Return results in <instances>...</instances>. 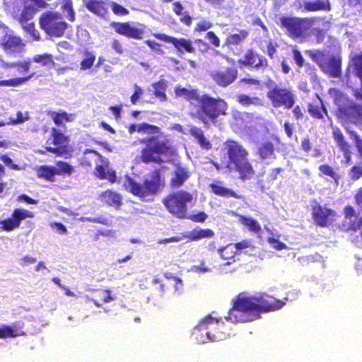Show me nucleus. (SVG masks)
I'll return each mask as SVG.
<instances>
[{
	"mask_svg": "<svg viewBox=\"0 0 362 362\" xmlns=\"http://www.w3.org/2000/svg\"><path fill=\"white\" fill-rule=\"evenodd\" d=\"M285 303L281 300L262 293L247 296L239 293L233 301V306L226 317L233 323H245L260 317V314L281 309Z\"/></svg>",
	"mask_w": 362,
	"mask_h": 362,
	"instance_id": "obj_1",
	"label": "nucleus"
},
{
	"mask_svg": "<svg viewBox=\"0 0 362 362\" xmlns=\"http://www.w3.org/2000/svg\"><path fill=\"white\" fill-rule=\"evenodd\" d=\"M224 145L228 158L227 167L236 172L241 180L252 179L255 171L247 158L249 153L246 148L234 140H227Z\"/></svg>",
	"mask_w": 362,
	"mask_h": 362,
	"instance_id": "obj_2",
	"label": "nucleus"
},
{
	"mask_svg": "<svg viewBox=\"0 0 362 362\" xmlns=\"http://www.w3.org/2000/svg\"><path fill=\"white\" fill-rule=\"evenodd\" d=\"M165 185V178L160 173V170L156 168L151 171L148 177L144 180L142 184L128 177L124 185L125 189L134 196L142 201H147L150 197L156 194Z\"/></svg>",
	"mask_w": 362,
	"mask_h": 362,
	"instance_id": "obj_3",
	"label": "nucleus"
},
{
	"mask_svg": "<svg viewBox=\"0 0 362 362\" xmlns=\"http://www.w3.org/2000/svg\"><path fill=\"white\" fill-rule=\"evenodd\" d=\"M196 102L199 103V107L196 112L197 118L204 125H208L209 121L216 120L219 116L226 114L227 103L220 98H214L208 94L199 95Z\"/></svg>",
	"mask_w": 362,
	"mask_h": 362,
	"instance_id": "obj_4",
	"label": "nucleus"
},
{
	"mask_svg": "<svg viewBox=\"0 0 362 362\" xmlns=\"http://www.w3.org/2000/svg\"><path fill=\"white\" fill-rule=\"evenodd\" d=\"M307 54L329 77L340 78L342 74V57L340 53H329L325 50H308Z\"/></svg>",
	"mask_w": 362,
	"mask_h": 362,
	"instance_id": "obj_5",
	"label": "nucleus"
},
{
	"mask_svg": "<svg viewBox=\"0 0 362 362\" xmlns=\"http://www.w3.org/2000/svg\"><path fill=\"white\" fill-rule=\"evenodd\" d=\"M141 143L146 144L140 155V160L144 163L160 164L163 162L161 156H173L175 153L168 140L160 141L156 137L151 136L146 140H142Z\"/></svg>",
	"mask_w": 362,
	"mask_h": 362,
	"instance_id": "obj_6",
	"label": "nucleus"
},
{
	"mask_svg": "<svg viewBox=\"0 0 362 362\" xmlns=\"http://www.w3.org/2000/svg\"><path fill=\"white\" fill-rule=\"evenodd\" d=\"M321 20L324 21L325 18L282 16L279 18L280 27L293 40L305 38L314 23Z\"/></svg>",
	"mask_w": 362,
	"mask_h": 362,
	"instance_id": "obj_7",
	"label": "nucleus"
},
{
	"mask_svg": "<svg viewBox=\"0 0 362 362\" xmlns=\"http://www.w3.org/2000/svg\"><path fill=\"white\" fill-rule=\"evenodd\" d=\"M39 25L45 33L50 37H62L67 29L68 24L63 16L57 12L46 11L39 17Z\"/></svg>",
	"mask_w": 362,
	"mask_h": 362,
	"instance_id": "obj_8",
	"label": "nucleus"
},
{
	"mask_svg": "<svg viewBox=\"0 0 362 362\" xmlns=\"http://www.w3.org/2000/svg\"><path fill=\"white\" fill-rule=\"evenodd\" d=\"M193 200L192 194L185 190H179L168 194L163 199L167 211L177 218H187V203Z\"/></svg>",
	"mask_w": 362,
	"mask_h": 362,
	"instance_id": "obj_9",
	"label": "nucleus"
},
{
	"mask_svg": "<svg viewBox=\"0 0 362 362\" xmlns=\"http://www.w3.org/2000/svg\"><path fill=\"white\" fill-rule=\"evenodd\" d=\"M49 140L54 146H47L46 150L58 157L66 159L73 156L74 148L70 144V137L56 127L51 128Z\"/></svg>",
	"mask_w": 362,
	"mask_h": 362,
	"instance_id": "obj_10",
	"label": "nucleus"
},
{
	"mask_svg": "<svg viewBox=\"0 0 362 362\" xmlns=\"http://www.w3.org/2000/svg\"><path fill=\"white\" fill-rule=\"evenodd\" d=\"M37 9L33 5L24 4L22 8L14 11L13 16L21 24L25 32L36 40H40V33L35 29V23L33 21Z\"/></svg>",
	"mask_w": 362,
	"mask_h": 362,
	"instance_id": "obj_11",
	"label": "nucleus"
},
{
	"mask_svg": "<svg viewBox=\"0 0 362 362\" xmlns=\"http://www.w3.org/2000/svg\"><path fill=\"white\" fill-rule=\"evenodd\" d=\"M240 69L264 71L269 68L268 59L254 48L246 49L237 61Z\"/></svg>",
	"mask_w": 362,
	"mask_h": 362,
	"instance_id": "obj_12",
	"label": "nucleus"
},
{
	"mask_svg": "<svg viewBox=\"0 0 362 362\" xmlns=\"http://www.w3.org/2000/svg\"><path fill=\"white\" fill-rule=\"evenodd\" d=\"M219 319H215L210 315L204 317L194 328L193 336L198 344H204L218 340L217 337L212 332L213 325L217 324Z\"/></svg>",
	"mask_w": 362,
	"mask_h": 362,
	"instance_id": "obj_13",
	"label": "nucleus"
},
{
	"mask_svg": "<svg viewBox=\"0 0 362 362\" xmlns=\"http://www.w3.org/2000/svg\"><path fill=\"white\" fill-rule=\"evenodd\" d=\"M1 62V66L4 69L17 68L18 71L22 70L25 72L30 70L32 63L39 64L43 67L53 66L55 64L53 56L49 53L35 54L32 59L25 61H18L11 63L5 62L3 60Z\"/></svg>",
	"mask_w": 362,
	"mask_h": 362,
	"instance_id": "obj_14",
	"label": "nucleus"
},
{
	"mask_svg": "<svg viewBox=\"0 0 362 362\" xmlns=\"http://www.w3.org/2000/svg\"><path fill=\"white\" fill-rule=\"evenodd\" d=\"M267 96L274 107H284L286 109H291L296 101L294 93L286 88L275 86L267 92Z\"/></svg>",
	"mask_w": 362,
	"mask_h": 362,
	"instance_id": "obj_15",
	"label": "nucleus"
},
{
	"mask_svg": "<svg viewBox=\"0 0 362 362\" xmlns=\"http://www.w3.org/2000/svg\"><path fill=\"white\" fill-rule=\"evenodd\" d=\"M152 35L157 40L165 43L172 44L175 48L177 52L180 54L185 53L195 54L196 48L193 46L192 41L184 37H175L168 35L165 33H155Z\"/></svg>",
	"mask_w": 362,
	"mask_h": 362,
	"instance_id": "obj_16",
	"label": "nucleus"
},
{
	"mask_svg": "<svg viewBox=\"0 0 362 362\" xmlns=\"http://www.w3.org/2000/svg\"><path fill=\"white\" fill-rule=\"evenodd\" d=\"M110 25L117 34L129 39L141 40L145 33V25L141 23L135 26L131 22H112Z\"/></svg>",
	"mask_w": 362,
	"mask_h": 362,
	"instance_id": "obj_17",
	"label": "nucleus"
},
{
	"mask_svg": "<svg viewBox=\"0 0 362 362\" xmlns=\"http://www.w3.org/2000/svg\"><path fill=\"white\" fill-rule=\"evenodd\" d=\"M210 76L218 86L226 88L237 80L238 71L234 66H228L212 71Z\"/></svg>",
	"mask_w": 362,
	"mask_h": 362,
	"instance_id": "obj_18",
	"label": "nucleus"
},
{
	"mask_svg": "<svg viewBox=\"0 0 362 362\" xmlns=\"http://www.w3.org/2000/svg\"><path fill=\"white\" fill-rule=\"evenodd\" d=\"M361 110V105L350 99L339 107L335 109V115L341 121L356 123L360 117Z\"/></svg>",
	"mask_w": 362,
	"mask_h": 362,
	"instance_id": "obj_19",
	"label": "nucleus"
},
{
	"mask_svg": "<svg viewBox=\"0 0 362 362\" xmlns=\"http://www.w3.org/2000/svg\"><path fill=\"white\" fill-rule=\"evenodd\" d=\"M0 47L7 54L21 52L25 47V44L19 36L12 32L6 33L0 39Z\"/></svg>",
	"mask_w": 362,
	"mask_h": 362,
	"instance_id": "obj_20",
	"label": "nucleus"
},
{
	"mask_svg": "<svg viewBox=\"0 0 362 362\" xmlns=\"http://www.w3.org/2000/svg\"><path fill=\"white\" fill-rule=\"evenodd\" d=\"M93 173L98 179L107 180L110 183L115 182L117 179L116 171L110 168V161L104 156L95 165Z\"/></svg>",
	"mask_w": 362,
	"mask_h": 362,
	"instance_id": "obj_21",
	"label": "nucleus"
},
{
	"mask_svg": "<svg viewBox=\"0 0 362 362\" xmlns=\"http://www.w3.org/2000/svg\"><path fill=\"white\" fill-rule=\"evenodd\" d=\"M335 215L331 209L323 207L320 204L312 206V216L316 223L321 227L328 226L330 218Z\"/></svg>",
	"mask_w": 362,
	"mask_h": 362,
	"instance_id": "obj_22",
	"label": "nucleus"
},
{
	"mask_svg": "<svg viewBox=\"0 0 362 362\" xmlns=\"http://www.w3.org/2000/svg\"><path fill=\"white\" fill-rule=\"evenodd\" d=\"M110 0H83L86 8L94 15L105 18L108 13Z\"/></svg>",
	"mask_w": 362,
	"mask_h": 362,
	"instance_id": "obj_23",
	"label": "nucleus"
},
{
	"mask_svg": "<svg viewBox=\"0 0 362 362\" xmlns=\"http://www.w3.org/2000/svg\"><path fill=\"white\" fill-rule=\"evenodd\" d=\"M191 173L189 168L180 163L175 165L170 180V185L172 188H179L189 178Z\"/></svg>",
	"mask_w": 362,
	"mask_h": 362,
	"instance_id": "obj_24",
	"label": "nucleus"
},
{
	"mask_svg": "<svg viewBox=\"0 0 362 362\" xmlns=\"http://www.w3.org/2000/svg\"><path fill=\"white\" fill-rule=\"evenodd\" d=\"M99 199L104 204L119 209L122 205V196L112 189H107L99 195Z\"/></svg>",
	"mask_w": 362,
	"mask_h": 362,
	"instance_id": "obj_25",
	"label": "nucleus"
},
{
	"mask_svg": "<svg viewBox=\"0 0 362 362\" xmlns=\"http://www.w3.org/2000/svg\"><path fill=\"white\" fill-rule=\"evenodd\" d=\"M344 218L348 220V229L356 231L362 226V216L356 212L354 208L347 205L344 208Z\"/></svg>",
	"mask_w": 362,
	"mask_h": 362,
	"instance_id": "obj_26",
	"label": "nucleus"
},
{
	"mask_svg": "<svg viewBox=\"0 0 362 362\" xmlns=\"http://www.w3.org/2000/svg\"><path fill=\"white\" fill-rule=\"evenodd\" d=\"M319 103L312 102L307 105V110L309 115L314 119H323L324 115H327V110L324 105L323 100L319 96L316 95Z\"/></svg>",
	"mask_w": 362,
	"mask_h": 362,
	"instance_id": "obj_27",
	"label": "nucleus"
},
{
	"mask_svg": "<svg viewBox=\"0 0 362 362\" xmlns=\"http://www.w3.org/2000/svg\"><path fill=\"white\" fill-rule=\"evenodd\" d=\"M103 156L95 150L86 149L79 159V165L86 168H90L93 164L96 165Z\"/></svg>",
	"mask_w": 362,
	"mask_h": 362,
	"instance_id": "obj_28",
	"label": "nucleus"
},
{
	"mask_svg": "<svg viewBox=\"0 0 362 362\" xmlns=\"http://www.w3.org/2000/svg\"><path fill=\"white\" fill-rule=\"evenodd\" d=\"M47 115L58 127H64V122H71L76 119L75 114L68 113L65 111L55 112L52 110H47Z\"/></svg>",
	"mask_w": 362,
	"mask_h": 362,
	"instance_id": "obj_29",
	"label": "nucleus"
},
{
	"mask_svg": "<svg viewBox=\"0 0 362 362\" xmlns=\"http://www.w3.org/2000/svg\"><path fill=\"white\" fill-rule=\"evenodd\" d=\"M189 134L194 138L197 144L202 148L205 150H210L212 148V144L209 139H208L204 131L202 128L192 126L189 128Z\"/></svg>",
	"mask_w": 362,
	"mask_h": 362,
	"instance_id": "obj_30",
	"label": "nucleus"
},
{
	"mask_svg": "<svg viewBox=\"0 0 362 362\" xmlns=\"http://www.w3.org/2000/svg\"><path fill=\"white\" fill-rule=\"evenodd\" d=\"M172 10L175 16L180 17V21L181 23L187 27L192 25V17L188 11H185V7L181 1H174L172 4Z\"/></svg>",
	"mask_w": 362,
	"mask_h": 362,
	"instance_id": "obj_31",
	"label": "nucleus"
},
{
	"mask_svg": "<svg viewBox=\"0 0 362 362\" xmlns=\"http://www.w3.org/2000/svg\"><path fill=\"white\" fill-rule=\"evenodd\" d=\"M215 233L211 228H195L189 232H187L188 242H195L205 238H211Z\"/></svg>",
	"mask_w": 362,
	"mask_h": 362,
	"instance_id": "obj_32",
	"label": "nucleus"
},
{
	"mask_svg": "<svg viewBox=\"0 0 362 362\" xmlns=\"http://www.w3.org/2000/svg\"><path fill=\"white\" fill-rule=\"evenodd\" d=\"M331 10V5L329 0H314L308 1L303 4V11L315 12L319 11Z\"/></svg>",
	"mask_w": 362,
	"mask_h": 362,
	"instance_id": "obj_33",
	"label": "nucleus"
},
{
	"mask_svg": "<svg viewBox=\"0 0 362 362\" xmlns=\"http://www.w3.org/2000/svg\"><path fill=\"white\" fill-rule=\"evenodd\" d=\"M23 326H18L14 325L13 326L10 325H1L0 327V339L14 338L18 336L24 334L22 331Z\"/></svg>",
	"mask_w": 362,
	"mask_h": 362,
	"instance_id": "obj_34",
	"label": "nucleus"
},
{
	"mask_svg": "<svg viewBox=\"0 0 362 362\" xmlns=\"http://www.w3.org/2000/svg\"><path fill=\"white\" fill-rule=\"evenodd\" d=\"M352 67V71L355 76L360 81V88L362 91V52L356 54L351 57V63L349 67Z\"/></svg>",
	"mask_w": 362,
	"mask_h": 362,
	"instance_id": "obj_35",
	"label": "nucleus"
},
{
	"mask_svg": "<svg viewBox=\"0 0 362 362\" xmlns=\"http://www.w3.org/2000/svg\"><path fill=\"white\" fill-rule=\"evenodd\" d=\"M174 91L176 97H185V100L190 103H192L194 101H196L197 99H199L198 96L199 95V92L198 89L196 88L189 90L186 88L181 87L180 86H176Z\"/></svg>",
	"mask_w": 362,
	"mask_h": 362,
	"instance_id": "obj_36",
	"label": "nucleus"
},
{
	"mask_svg": "<svg viewBox=\"0 0 362 362\" xmlns=\"http://www.w3.org/2000/svg\"><path fill=\"white\" fill-rule=\"evenodd\" d=\"M88 300L93 302L96 307L100 308L104 303L113 300V297L110 290L101 289L97 291L94 298H88Z\"/></svg>",
	"mask_w": 362,
	"mask_h": 362,
	"instance_id": "obj_37",
	"label": "nucleus"
},
{
	"mask_svg": "<svg viewBox=\"0 0 362 362\" xmlns=\"http://www.w3.org/2000/svg\"><path fill=\"white\" fill-rule=\"evenodd\" d=\"M332 138L340 151L351 148L349 142L346 141L342 131L337 126H332Z\"/></svg>",
	"mask_w": 362,
	"mask_h": 362,
	"instance_id": "obj_38",
	"label": "nucleus"
},
{
	"mask_svg": "<svg viewBox=\"0 0 362 362\" xmlns=\"http://www.w3.org/2000/svg\"><path fill=\"white\" fill-rule=\"evenodd\" d=\"M328 94L332 99L336 108L339 107L350 100L346 93L337 88H330L328 90Z\"/></svg>",
	"mask_w": 362,
	"mask_h": 362,
	"instance_id": "obj_39",
	"label": "nucleus"
},
{
	"mask_svg": "<svg viewBox=\"0 0 362 362\" xmlns=\"http://www.w3.org/2000/svg\"><path fill=\"white\" fill-rule=\"evenodd\" d=\"M210 188L211 192L217 196L223 197H233L235 199H240L241 196L235 193L233 190L221 186L216 183H211L210 185Z\"/></svg>",
	"mask_w": 362,
	"mask_h": 362,
	"instance_id": "obj_40",
	"label": "nucleus"
},
{
	"mask_svg": "<svg viewBox=\"0 0 362 362\" xmlns=\"http://www.w3.org/2000/svg\"><path fill=\"white\" fill-rule=\"evenodd\" d=\"M36 72L33 71L23 77H17L0 81V86L18 87L35 77Z\"/></svg>",
	"mask_w": 362,
	"mask_h": 362,
	"instance_id": "obj_41",
	"label": "nucleus"
},
{
	"mask_svg": "<svg viewBox=\"0 0 362 362\" xmlns=\"http://www.w3.org/2000/svg\"><path fill=\"white\" fill-rule=\"evenodd\" d=\"M274 146L272 142L269 141L263 142L257 148V154L261 160L274 157Z\"/></svg>",
	"mask_w": 362,
	"mask_h": 362,
	"instance_id": "obj_42",
	"label": "nucleus"
},
{
	"mask_svg": "<svg viewBox=\"0 0 362 362\" xmlns=\"http://www.w3.org/2000/svg\"><path fill=\"white\" fill-rule=\"evenodd\" d=\"M238 220L240 224L244 226L251 232L259 233L262 230L261 226L259 222L251 217L239 215Z\"/></svg>",
	"mask_w": 362,
	"mask_h": 362,
	"instance_id": "obj_43",
	"label": "nucleus"
},
{
	"mask_svg": "<svg viewBox=\"0 0 362 362\" xmlns=\"http://www.w3.org/2000/svg\"><path fill=\"white\" fill-rule=\"evenodd\" d=\"M37 174L40 178L49 182H54L57 175L54 166L45 165L38 168Z\"/></svg>",
	"mask_w": 362,
	"mask_h": 362,
	"instance_id": "obj_44",
	"label": "nucleus"
},
{
	"mask_svg": "<svg viewBox=\"0 0 362 362\" xmlns=\"http://www.w3.org/2000/svg\"><path fill=\"white\" fill-rule=\"evenodd\" d=\"M83 58L80 62V70L86 71L90 69L96 59L94 52L85 49L82 52Z\"/></svg>",
	"mask_w": 362,
	"mask_h": 362,
	"instance_id": "obj_45",
	"label": "nucleus"
},
{
	"mask_svg": "<svg viewBox=\"0 0 362 362\" xmlns=\"http://www.w3.org/2000/svg\"><path fill=\"white\" fill-rule=\"evenodd\" d=\"M218 252L223 259L228 260L226 263V264L228 265L235 262L233 258L236 255L237 251L234 249L233 244H228L224 247L218 248Z\"/></svg>",
	"mask_w": 362,
	"mask_h": 362,
	"instance_id": "obj_46",
	"label": "nucleus"
},
{
	"mask_svg": "<svg viewBox=\"0 0 362 362\" xmlns=\"http://www.w3.org/2000/svg\"><path fill=\"white\" fill-rule=\"evenodd\" d=\"M152 86L154 89V96L159 99L160 102H165L168 100V97L165 94V90L167 87L166 81L165 80H160L158 81L154 82L152 84Z\"/></svg>",
	"mask_w": 362,
	"mask_h": 362,
	"instance_id": "obj_47",
	"label": "nucleus"
},
{
	"mask_svg": "<svg viewBox=\"0 0 362 362\" xmlns=\"http://www.w3.org/2000/svg\"><path fill=\"white\" fill-rule=\"evenodd\" d=\"M319 169V176L324 177L327 176L332 178L335 183L338 184L341 177L340 175L334 170V168L328 164H322L320 165L318 168Z\"/></svg>",
	"mask_w": 362,
	"mask_h": 362,
	"instance_id": "obj_48",
	"label": "nucleus"
},
{
	"mask_svg": "<svg viewBox=\"0 0 362 362\" xmlns=\"http://www.w3.org/2000/svg\"><path fill=\"white\" fill-rule=\"evenodd\" d=\"M55 170L57 175L70 176L74 173V168L68 162L57 160L56 163Z\"/></svg>",
	"mask_w": 362,
	"mask_h": 362,
	"instance_id": "obj_49",
	"label": "nucleus"
},
{
	"mask_svg": "<svg viewBox=\"0 0 362 362\" xmlns=\"http://www.w3.org/2000/svg\"><path fill=\"white\" fill-rule=\"evenodd\" d=\"M11 216L20 226L23 220L27 218H33L34 214L32 211L25 209H15Z\"/></svg>",
	"mask_w": 362,
	"mask_h": 362,
	"instance_id": "obj_50",
	"label": "nucleus"
},
{
	"mask_svg": "<svg viewBox=\"0 0 362 362\" xmlns=\"http://www.w3.org/2000/svg\"><path fill=\"white\" fill-rule=\"evenodd\" d=\"M322 25L323 28H314L312 30V33L315 36L317 42H322L324 40L327 31L329 30L330 23L325 21Z\"/></svg>",
	"mask_w": 362,
	"mask_h": 362,
	"instance_id": "obj_51",
	"label": "nucleus"
},
{
	"mask_svg": "<svg viewBox=\"0 0 362 362\" xmlns=\"http://www.w3.org/2000/svg\"><path fill=\"white\" fill-rule=\"evenodd\" d=\"M160 128L158 126L148 124L147 122H142L138 124L137 132L146 134H159Z\"/></svg>",
	"mask_w": 362,
	"mask_h": 362,
	"instance_id": "obj_52",
	"label": "nucleus"
},
{
	"mask_svg": "<svg viewBox=\"0 0 362 362\" xmlns=\"http://www.w3.org/2000/svg\"><path fill=\"white\" fill-rule=\"evenodd\" d=\"M62 6L61 9L64 13H66L67 18L69 21L73 22L75 21V12L73 8L71 0H61Z\"/></svg>",
	"mask_w": 362,
	"mask_h": 362,
	"instance_id": "obj_53",
	"label": "nucleus"
},
{
	"mask_svg": "<svg viewBox=\"0 0 362 362\" xmlns=\"http://www.w3.org/2000/svg\"><path fill=\"white\" fill-rule=\"evenodd\" d=\"M247 36V31L245 30H240L238 33L230 35L227 38V43L230 45H238L245 40Z\"/></svg>",
	"mask_w": 362,
	"mask_h": 362,
	"instance_id": "obj_54",
	"label": "nucleus"
},
{
	"mask_svg": "<svg viewBox=\"0 0 362 362\" xmlns=\"http://www.w3.org/2000/svg\"><path fill=\"white\" fill-rule=\"evenodd\" d=\"M237 101L241 105L248 107L259 103L260 99L258 97L251 98L247 95L240 94L237 96Z\"/></svg>",
	"mask_w": 362,
	"mask_h": 362,
	"instance_id": "obj_55",
	"label": "nucleus"
},
{
	"mask_svg": "<svg viewBox=\"0 0 362 362\" xmlns=\"http://www.w3.org/2000/svg\"><path fill=\"white\" fill-rule=\"evenodd\" d=\"M349 177L353 180L356 181L362 177V163H357L354 164L348 172Z\"/></svg>",
	"mask_w": 362,
	"mask_h": 362,
	"instance_id": "obj_56",
	"label": "nucleus"
},
{
	"mask_svg": "<svg viewBox=\"0 0 362 362\" xmlns=\"http://www.w3.org/2000/svg\"><path fill=\"white\" fill-rule=\"evenodd\" d=\"M1 228L5 231H11L19 227L13 217L7 218L0 222Z\"/></svg>",
	"mask_w": 362,
	"mask_h": 362,
	"instance_id": "obj_57",
	"label": "nucleus"
},
{
	"mask_svg": "<svg viewBox=\"0 0 362 362\" xmlns=\"http://www.w3.org/2000/svg\"><path fill=\"white\" fill-rule=\"evenodd\" d=\"M109 6L111 7L112 11L115 15L123 16L129 14V11L127 8H124L115 1H110Z\"/></svg>",
	"mask_w": 362,
	"mask_h": 362,
	"instance_id": "obj_58",
	"label": "nucleus"
},
{
	"mask_svg": "<svg viewBox=\"0 0 362 362\" xmlns=\"http://www.w3.org/2000/svg\"><path fill=\"white\" fill-rule=\"evenodd\" d=\"M346 132L354 139L358 152L362 158V139L356 132L350 129H346Z\"/></svg>",
	"mask_w": 362,
	"mask_h": 362,
	"instance_id": "obj_59",
	"label": "nucleus"
},
{
	"mask_svg": "<svg viewBox=\"0 0 362 362\" xmlns=\"http://www.w3.org/2000/svg\"><path fill=\"white\" fill-rule=\"evenodd\" d=\"M212 26H213V23L211 22H210L209 21L202 20L196 24V26L194 28V31L199 32V33L204 32V31L209 30Z\"/></svg>",
	"mask_w": 362,
	"mask_h": 362,
	"instance_id": "obj_60",
	"label": "nucleus"
},
{
	"mask_svg": "<svg viewBox=\"0 0 362 362\" xmlns=\"http://www.w3.org/2000/svg\"><path fill=\"white\" fill-rule=\"evenodd\" d=\"M292 52H293V59H294L295 62L297 64V66L299 67L304 66L305 65V60L304 57H303L301 52L297 49H293L292 50Z\"/></svg>",
	"mask_w": 362,
	"mask_h": 362,
	"instance_id": "obj_61",
	"label": "nucleus"
},
{
	"mask_svg": "<svg viewBox=\"0 0 362 362\" xmlns=\"http://www.w3.org/2000/svg\"><path fill=\"white\" fill-rule=\"evenodd\" d=\"M277 47L278 44L271 40L267 43V54L270 59H274Z\"/></svg>",
	"mask_w": 362,
	"mask_h": 362,
	"instance_id": "obj_62",
	"label": "nucleus"
},
{
	"mask_svg": "<svg viewBox=\"0 0 362 362\" xmlns=\"http://www.w3.org/2000/svg\"><path fill=\"white\" fill-rule=\"evenodd\" d=\"M134 91L133 94L131 95L130 100H131V103L133 105H135V104H136L139 99L142 95L143 90L136 84H135L134 86Z\"/></svg>",
	"mask_w": 362,
	"mask_h": 362,
	"instance_id": "obj_63",
	"label": "nucleus"
},
{
	"mask_svg": "<svg viewBox=\"0 0 362 362\" xmlns=\"http://www.w3.org/2000/svg\"><path fill=\"white\" fill-rule=\"evenodd\" d=\"M144 42L152 50L156 51V52L161 54H164L163 50L161 49V45L160 43L151 40H147Z\"/></svg>",
	"mask_w": 362,
	"mask_h": 362,
	"instance_id": "obj_64",
	"label": "nucleus"
}]
</instances>
